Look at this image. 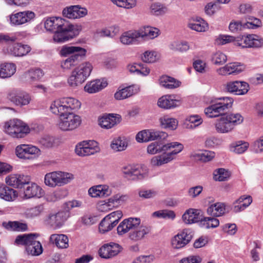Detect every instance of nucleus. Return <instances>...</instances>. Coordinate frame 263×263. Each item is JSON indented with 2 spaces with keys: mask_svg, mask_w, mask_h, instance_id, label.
<instances>
[{
  "mask_svg": "<svg viewBox=\"0 0 263 263\" xmlns=\"http://www.w3.org/2000/svg\"><path fill=\"white\" fill-rule=\"evenodd\" d=\"M81 106L80 102L72 97L63 98L53 101L50 107L51 111L60 116L58 127L63 131H71L78 128L81 123V118L72 112Z\"/></svg>",
  "mask_w": 263,
  "mask_h": 263,
  "instance_id": "nucleus-1",
  "label": "nucleus"
},
{
  "mask_svg": "<svg viewBox=\"0 0 263 263\" xmlns=\"http://www.w3.org/2000/svg\"><path fill=\"white\" fill-rule=\"evenodd\" d=\"M183 149V145L179 142H173L163 144L161 141L151 143L147 147V152L151 155L163 153L151 159V164L154 166H159L167 163L174 160L176 156Z\"/></svg>",
  "mask_w": 263,
  "mask_h": 263,
  "instance_id": "nucleus-2",
  "label": "nucleus"
},
{
  "mask_svg": "<svg viewBox=\"0 0 263 263\" xmlns=\"http://www.w3.org/2000/svg\"><path fill=\"white\" fill-rule=\"evenodd\" d=\"M149 226L141 223V219L137 217H129L124 219L117 227V233L122 235L129 232L128 238L133 242L144 239L151 232Z\"/></svg>",
  "mask_w": 263,
  "mask_h": 263,
  "instance_id": "nucleus-3",
  "label": "nucleus"
},
{
  "mask_svg": "<svg viewBox=\"0 0 263 263\" xmlns=\"http://www.w3.org/2000/svg\"><path fill=\"white\" fill-rule=\"evenodd\" d=\"M62 56L71 54L61 63V67L64 69H70L75 66L85 56L86 50L78 46L65 45L60 51Z\"/></svg>",
  "mask_w": 263,
  "mask_h": 263,
  "instance_id": "nucleus-4",
  "label": "nucleus"
},
{
  "mask_svg": "<svg viewBox=\"0 0 263 263\" xmlns=\"http://www.w3.org/2000/svg\"><path fill=\"white\" fill-rule=\"evenodd\" d=\"M92 64L89 62H83L76 67L67 80L68 85L76 88L82 84L90 76L92 70Z\"/></svg>",
  "mask_w": 263,
  "mask_h": 263,
  "instance_id": "nucleus-5",
  "label": "nucleus"
},
{
  "mask_svg": "<svg viewBox=\"0 0 263 263\" xmlns=\"http://www.w3.org/2000/svg\"><path fill=\"white\" fill-rule=\"evenodd\" d=\"M233 99L231 97H222L213 99L211 105L204 109L205 115L209 118H215L224 114L232 107Z\"/></svg>",
  "mask_w": 263,
  "mask_h": 263,
  "instance_id": "nucleus-6",
  "label": "nucleus"
},
{
  "mask_svg": "<svg viewBox=\"0 0 263 263\" xmlns=\"http://www.w3.org/2000/svg\"><path fill=\"white\" fill-rule=\"evenodd\" d=\"M30 130L26 123L17 119L8 121L4 125L5 132L13 138H23L29 133Z\"/></svg>",
  "mask_w": 263,
  "mask_h": 263,
  "instance_id": "nucleus-7",
  "label": "nucleus"
},
{
  "mask_svg": "<svg viewBox=\"0 0 263 263\" xmlns=\"http://www.w3.org/2000/svg\"><path fill=\"white\" fill-rule=\"evenodd\" d=\"M81 30V27L74 25L68 23L65 29L61 28L55 31L53 35V40L57 43H63L78 35Z\"/></svg>",
  "mask_w": 263,
  "mask_h": 263,
  "instance_id": "nucleus-8",
  "label": "nucleus"
},
{
  "mask_svg": "<svg viewBox=\"0 0 263 263\" xmlns=\"http://www.w3.org/2000/svg\"><path fill=\"white\" fill-rule=\"evenodd\" d=\"M67 211H60L56 213H50L44 220V223L47 227L54 230L61 228L69 217Z\"/></svg>",
  "mask_w": 263,
  "mask_h": 263,
  "instance_id": "nucleus-9",
  "label": "nucleus"
},
{
  "mask_svg": "<svg viewBox=\"0 0 263 263\" xmlns=\"http://www.w3.org/2000/svg\"><path fill=\"white\" fill-rule=\"evenodd\" d=\"M8 99L15 105L23 106L30 103L31 97L30 94L25 91L13 89L9 92Z\"/></svg>",
  "mask_w": 263,
  "mask_h": 263,
  "instance_id": "nucleus-10",
  "label": "nucleus"
},
{
  "mask_svg": "<svg viewBox=\"0 0 263 263\" xmlns=\"http://www.w3.org/2000/svg\"><path fill=\"white\" fill-rule=\"evenodd\" d=\"M193 232L189 229H184L179 232L172 239V246L174 249H180L186 246L192 239Z\"/></svg>",
  "mask_w": 263,
  "mask_h": 263,
  "instance_id": "nucleus-11",
  "label": "nucleus"
},
{
  "mask_svg": "<svg viewBox=\"0 0 263 263\" xmlns=\"http://www.w3.org/2000/svg\"><path fill=\"white\" fill-rule=\"evenodd\" d=\"M225 89L229 92L236 95L243 96L250 90L249 84L245 81H230L225 84Z\"/></svg>",
  "mask_w": 263,
  "mask_h": 263,
  "instance_id": "nucleus-12",
  "label": "nucleus"
},
{
  "mask_svg": "<svg viewBox=\"0 0 263 263\" xmlns=\"http://www.w3.org/2000/svg\"><path fill=\"white\" fill-rule=\"evenodd\" d=\"M40 153V150L36 146L31 145L22 144L15 148L16 156L22 159H30L36 157Z\"/></svg>",
  "mask_w": 263,
  "mask_h": 263,
  "instance_id": "nucleus-13",
  "label": "nucleus"
},
{
  "mask_svg": "<svg viewBox=\"0 0 263 263\" xmlns=\"http://www.w3.org/2000/svg\"><path fill=\"white\" fill-rule=\"evenodd\" d=\"M237 45L242 48H260L263 46V39L255 34H249L238 40Z\"/></svg>",
  "mask_w": 263,
  "mask_h": 263,
  "instance_id": "nucleus-14",
  "label": "nucleus"
},
{
  "mask_svg": "<svg viewBox=\"0 0 263 263\" xmlns=\"http://www.w3.org/2000/svg\"><path fill=\"white\" fill-rule=\"evenodd\" d=\"M122 172L126 177L132 179H142L147 176V170L139 165H127L124 167Z\"/></svg>",
  "mask_w": 263,
  "mask_h": 263,
  "instance_id": "nucleus-15",
  "label": "nucleus"
},
{
  "mask_svg": "<svg viewBox=\"0 0 263 263\" xmlns=\"http://www.w3.org/2000/svg\"><path fill=\"white\" fill-rule=\"evenodd\" d=\"M122 247L118 243L110 242L105 244L99 250L101 257L109 259L117 255L122 250Z\"/></svg>",
  "mask_w": 263,
  "mask_h": 263,
  "instance_id": "nucleus-16",
  "label": "nucleus"
},
{
  "mask_svg": "<svg viewBox=\"0 0 263 263\" xmlns=\"http://www.w3.org/2000/svg\"><path fill=\"white\" fill-rule=\"evenodd\" d=\"M35 14L32 11H25L19 12L10 15V20L12 24L19 26L29 22L34 18Z\"/></svg>",
  "mask_w": 263,
  "mask_h": 263,
  "instance_id": "nucleus-17",
  "label": "nucleus"
},
{
  "mask_svg": "<svg viewBox=\"0 0 263 263\" xmlns=\"http://www.w3.org/2000/svg\"><path fill=\"white\" fill-rule=\"evenodd\" d=\"M68 21L59 17L47 18L44 22V27L48 31L55 32L61 28L65 29Z\"/></svg>",
  "mask_w": 263,
  "mask_h": 263,
  "instance_id": "nucleus-18",
  "label": "nucleus"
},
{
  "mask_svg": "<svg viewBox=\"0 0 263 263\" xmlns=\"http://www.w3.org/2000/svg\"><path fill=\"white\" fill-rule=\"evenodd\" d=\"M245 69V67L243 65L235 62L228 63L224 66L217 69L216 71L221 76L236 75L242 72Z\"/></svg>",
  "mask_w": 263,
  "mask_h": 263,
  "instance_id": "nucleus-19",
  "label": "nucleus"
},
{
  "mask_svg": "<svg viewBox=\"0 0 263 263\" xmlns=\"http://www.w3.org/2000/svg\"><path fill=\"white\" fill-rule=\"evenodd\" d=\"M87 14L86 8L81 7L79 5L70 6L63 10V15L70 19H76L84 17Z\"/></svg>",
  "mask_w": 263,
  "mask_h": 263,
  "instance_id": "nucleus-20",
  "label": "nucleus"
},
{
  "mask_svg": "<svg viewBox=\"0 0 263 263\" xmlns=\"http://www.w3.org/2000/svg\"><path fill=\"white\" fill-rule=\"evenodd\" d=\"M5 180L9 185L22 188L31 181V178L28 175L13 174L7 177Z\"/></svg>",
  "mask_w": 263,
  "mask_h": 263,
  "instance_id": "nucleus-21",
  "label": "nucleus"
},
{
  "mask_svg": "<svg viewBox=\"0 0 263 263\" xmlns=\"http://www.w3.org/2000/svg\"><path fill=\"white\" fill-rule=\"evenodd\" d=\"M111 192V189L106 184L95 185L88 190V194L93 198L106 197L110 196Z\"/></svg>",
  "mask_w": 263,
  "mask_h": 263,
  "instance_id": "nucleus-22",
  "label": "nucleus"
},
{
  "mask_svg": "<svg viewBox=\"0 0 263 263\" xmlns=\"http://www.w3.org/2000/svg\"><path fill=\"white\" fill-rule=\"evenodd\" d=\"M157 104L160 108L171 109L180 105L181 101L173 95H164L158 99Z\"/></svg>",
  "mask_w": 263,
  "mask_h": 263,
  "instance_id": "nucleus-23",
  "label": "nucleus"
},
{
  "mask_svg": "<svg viewBox=\"0 0 263 263\" xmlns=\"http://www.w3.org/2000/svg\"><path fill=\"white\" fill-rule=\"evenodd\" d=\"M121 116L119 115L108 114L99 119V125L104 128L109 129L119 123Z\"/></svg>",
  "mask_w": 263,
  "mask_h": 263,
  "instance_id": "nucleus-24",
  "label": "nucleus"
},
{
  "mask_svg": "<svg viewBox=\"0 0 263 263\" xmlns=\"http://www.w3.org/2000/svg\"><path fill=\"white\" fill-rule=\"evenodd\" d=\"M44 75V73L40 69H32L24 72L21 79L23 82L32 84L40 80Z\"/></svg>",
  "mask_w": 263,
  "mask_h": 263,
  "instance_id": "nucleus-25",
  "label": "nucleus"
},
{
  "mask_svg": "<svg viewBox=\"0 0 263 263\" xmlns=\"http://www.w3.org/2000/svg\"><path fill=\"white\" fill-rule=\"evenodd\" d=\"M139 88L136 85H130L124 88L120 87L114 95L115 98L117 100H121L137 93Z\"/></svg>",
  "mask_w": 263,
  "mask_h": 263,
  "instance_id": "nucleus-26",
  "label": "nucleus"
},
{
  "mask_svg": "<svg viewBox=\"0 0 263 263\" xmlns=\"http://www.w3.org/2000/svg\"><path fill=\"white\" fill-rule=\"evenodd\" d=\"M27 185L24 188V197L26 198H31L36 197L40 198L43 196L44 191L36 183L29 182L26 183Z\"/></svg>",
  "mask_w": 263,
  "mask_h": 263,
  "instance_id": "nucleus-27",
  "label": "nucleus"
},
{
  "mask_svg": "<svg viewBox=\"0 0 263 263\" xmlns=\"http://www.w3.org/2000/svg\"><path fill=\"white\" fill-rule=\"evenodd\" d=\"M214 125L215 129L218 133H229L234 129L232 125L224 115L217 119Z\"/></svg>",
  "mask_w": 263,
  "mask_h": 263,
  "instance_id": "nucleus-28",
  "label": "nucleus"
},
{
  "mask_svg": "<svg viewBox=\"0 0 263 263\" xmlns=\"http://www.w3.org/2000/svg\"><path fill=\"white\" fill-rule=\"evenodd\" d=\"M107 86L106 81L97 79L88 82L84 87V90L89 93H94L100 91Z\"/></svg>",
  "mask_w": 263,
  "mask_h": 263,
  "instance_id": "nucleus-29",
  "label": "nucleus"
},
{
  "mask_svg": "<svg viewBox=\"0 0 263 263\" xmlns=\"http://www.w3.org/2000/svg\"><path fill=\"white\" fill-rule=\"evenodd\" d=\"M140 38L139 30H130L124 32L120 37L121 43L124 45L136 44Z\"/></svg>",
  "mask_w": 263,
  "mask_h": 263,
  "instance_id": "nucleus-30",
  "label": "nucleus"
},
{
  "mask_svg": "<svg viewBox=\"0 0 263 263\" xmlns=\"http://www.w3.org/2000/svg\"><path fill=\"white\" fill-rule=\"evenodd\" d=\"M200 214V211L199 210L190 209L183 214L182 219L185 223L192 224L199 221H201V218Z\"/></svg>",
  "mask_w": 263,
  "mask_h": 263,
  "instance_id": "nucleus-31",
  "label": "nucleus"
},
{
  "mask_svg": "<svg viewBox=\"0 0 263 263\" xmlns=\"http://www.w3.org/2000/svg\"><path fill=\"white\" fill-rule=\"evenodd\" d=\"M49 241L60 249H66L69 246V239L64 234H52L50 237Z\"/></svg>",
  "mask_w": 263,
  "mask_h": 263,
  "instance_id": "nucleus-32",
  "label": "nucleus"
},
{
  "mask_svg": "<svg viewBox=\"0 0 263 263\" xmlns=\"http://www.w3.org/2000/svg\"><path fill=\"white\" fill-rule=\"evenodd\" d=\"M252 202L250 196H242L234 202L233 211L235 213L243 211L249 206Z\"/></svg>",
  "mask_w": 263,
  "mask_h": 263,
  "instance_id": "nucleus-33",
  "label": "nucleus"
},
{
  "mask_svg": "<svg viewBox=\"0 0 263 263\" xmlns=\"http://www.w3.org/2000/svg\"><path fill=\"white\" fill-rule=\"evenodd\" d=\"M31 51V47L27 45L21 43L14 44L10 48V53L16 57H23Z\"/></svg>",
  "mask_w": 263,
  "mask_h": 263,
  "instance_id": "nucleus-34",
  "label": "nucleus"
},
{
  "mask_svg": "<svg viewBox=\"0 0 263 263\" xmlns=\"http://www.w3.org/2000/svg\"><path fill=\"white\" fill-rule=\"evenodd\" d=\"M206 212L209 215L219 217L225 213L226 206L223 203L217 202L210 205L208 208Z\"/></svg>",
  "mask_w": 263,
  "mask_h": 263,
  "instance_id": "nucleus-35",
  "label": "nucleus"
},
{
  "mask_svg": "<svg viewBox=\"0 0 263 263\" xmlns=\"http://www.w3.org/2000/svg\"><path fill=\"white\" fill-rule=\"evenodd\" d=\"M16 69V65L13 63H6L0 64V78H10L15 73Z\"/></svg>",
  "mask_w": 263,
  "mask_h": 263,
  "instance_id": "nucleus-36",
  "label": "nucleus"
},
{
  "mask_svg": "<svg viewBox=\"0 0 263 263\" xmlns=\"http://www.w3.org/2000/svg\"><path fill=\"white\" fill-rule=\"evenodd\" d=\"M138 30L140 37L142 39H154L160 34V30L158 28L150 26L144 27Z\"/></svg>",
  "mask_w": 263,
  "mask_h": 263,
  "instance_id": "nucleus-37",
  "label": "nucleus"
},
{
  "mask_svg": "<svg viewBox=\"0 0 263 263\" xmlns=\"http://www.w3.org/2000/svg\"><path fill=\"white\" fill-rule=\"evenodd\" d=\"M2 226L7 230L16 232H23L27 230V224L17 221L3 222Z\"/></svg>",
  "mask_w": 263,
  "mask_h": 263,
  "instance_id": "nucleus-38",
  "label": "nucleus"
},
{
  "mask_svg": "<svg viewBox=\"0 0 263 263\" xmlns=\"http://www.w3.org/2000/svg\"><path fill=\"white\" fill-rule=\"evenodd\" d=\"M38 236L37 234L32 240V242L26 247V251L28 254L33 256H38L43 252V248L41 243L35 240Z\"/></svg>",
  "mask_w": 263,
  "mask_h": 263,
  "instance_id": "nucleus-39",
  "label": "nucleus"
},
{
  "mask_svg": "<svg viewBox=\"0 0 263 263\" xmlns=\"http://www.w3.org/2000/svg\"><path fill=\"white\" fill-rule=\"evenodd\" d=\"M16 191L13 189L3 185L0 186V197L6 201H13L17 197Z\"/></svg>",
  "mask_w": 263,
  "mask_h": 263,
  "instance_id": "nucleus-40",
  "label": "nucleus"
},
{
  "mask_svg": "<svg viewBox=\"0 0 263 263\" xmlns=\"http://www.w3.org/2000/svg\"><path fill=\"white\" fill-rule=\"evenodd\" d=\"M160 125L164 128H168L171 130H175L178 126V121L168 115L163 116L159 118Z\"/></svg>",
  "mask_w": 263,
  "mask_h": 263,
  "instance_id": "nucleus-41",
  "label": "nucleus"
},
{
  "mask_svg": "<svg viewBox=\"0 0 263 263\" xmlns=\"http://www.w3.org/2000/svg\"><path fill=\"white\" fill-rule=\"evenodd\" d=\"M58 186H61L69 183L73 179L72 174L61 171L54 172Z\"/></svg>",
  "mask_w": 263,
  "mask_h": 263,
  "instance_id": "nucleus-42",
  "label": "nucleus"
},
{
  "mask_svg": "<svg viewBox=\"0 0 263 263\" xmlns=\"http://www.w3.org/2000/svg\"><path fill=\"white\" fill-rule=\"evenodd\" d=\"M159 83L161 86L167 89H174L180 86V83L174 78L163 76L159 79Z\"/></svg>",
  "mask_w": 263,
  "mask_h": 263,
  "instance_id": "nucleus-43",
  "label": "nucleus"
},
{
  "mask_svg": "<svg viewBox=\"0 0 263 263\" xmlns=\"http://www.w3.org/2000/svg\"><path fill=\"white\" fill-rule=\"evenodd\" d=\"M167 7L160 2H155L151 4L149 11L151 14L155 16L163 15L167 12Z\"/></svg>",
  "mask_w": 263,
  "mask_h": 263,
  "instance_id": "nucleus-44",
  "label": "nucleus"
},
{
  "mask_svg": "<svg viewBox=\"0 0 263 263\" xmlns=\"http://www.w3.org/2000/svg\"><path fill=\"white\" fill-rule=\"evenodd\" d=\"M203 120L198 115H192L187 117L185 120L184 124L189 129H194L202 124Z\"/></svg>",
  "mask_w": 263,
  "mask_h": 263,
  "instance_id": "nucleus-45",
  "label": "nucleus"
},
{
  "mask_svg": "<svg viewBox=\"0 0 263 263\" xmlns=\"http://www.w3.org/2000/svg\"><path fill=\"white\" fill-rule=\"evenodd\" d=\"M249 146L248 142L240 140L232 143L230 146V149L232 152L239 154L245 152Z\"/></svg>",
  "mask_w": 263,
  "mask_h": 263,
  "instance_id": "nucleus-46",
  "label": "nucleus"
},
{
  "mask_svg": "<svg viewBox=\"0 0 263 263\" xmlns=\"http://www.w3.org/2000/svg\"><path fill=\"white\" fill-rule=\"evenodd\" d=\"M188 27L197 32H205L209 28L208 24L202 19L197 20L194 22L189 23Z\"/></svg>",
  "mask_w": 263,
  "mask_h": 263,
  "instance_id": "nucleus-47",
  "label": "nucleus"
},
{
  "mask_svg": "<svg viewBox=\"0 0 263 263\" xmlns=\"http://www.w3.org/2000/svg\"><path fill=\"white\" fill-rule=\"evenodd\" d=\"M127 142L121 137L114 139L110 144L111 149L115 152H121L126 149Z\"/></svg>",
  "mask_w": 263,
  "mask_h": 263,
  "instance_id": "nucleus-48",
  "label": "nucleus"
},
{
  "mask_svg": "<svg viewBox=\"0 0 263 263\" xmlns=\"http://www.w3.org/2000/svg\"><path fill=\"white\" fill-rule=\"evenodd\" d=\"M160 57L159 53L155 50L145 51L141 56L142 60L145 63H152L156 62Z\"/></svg>",
  "mask_w": 263,
  "mask_h": 263,
  "instance_id": "nucleus-49",
  "label": "nucleus"
},
{
  "mask_svg": "<svg viewBox=\"0 0 263 263\" xmlns=\"http://www.w3.org/2000/svg\"><path fill=\"white\" fill-rule=\"evenodd\" d=\"M36 235V234H22L18 235L15 240V243L17 245H24L25 246L26 248L29 245L32 241L33 238Z\"/></svg>",
  "mask_w": 263,
  "mask_h": 263,
  "instance_id": "nucleus-50",
  "label": "nucleus"
},
{
  "mask_svg": "<svg viewBox=\"0 0 263 263\" xmlns=\"http://www.w3.org/2000/svg\"><path fill=\"white\" fill-rule=\"evenodd\" d=\"M230 175L231 174L228 170L220 168L214 171L213 178L215 181H224L228 180Z\"/></svg>",
  "mask_w": 263,
  "mask_h": 263,
  "instance_id": "nucleus-51",
  "label": "nucleus"
},
{
  "mask_svg": "<svg viewBox=\"0 0 263 263\" xmlns=\"http://www.w3.org/2000/svg\"><path fill=\"white\" fill-rule=\"evenodd\" d=\"M193 157L203 162H208L211 161L215 157V153L212 151H203L195 153Z\"/></svg>",
  "mask_w": 263,
  "mask_h": 263,
  "instance_id": "nucleus-52",
  "label": "nucleus"
},
{
  "mask_svg": "<svg viewBox=\"0 0 263 263\" xmlns=\"http://www.w3.org/2000/svg\"><path fill=\"white\" fill-rule=\"evenodd\" d=\"M152 216L154 217L159 218L174 219L176 217V214L173 211L163 210L154 212Z\"/></svg>",
  "mask_w": 263,
  "mask_h": 263,
  "instance_id": "nucleus-53",
  "label": "nucleus"
},
{
  "mask_svg": "<svg viewBox=\"0 0 263 263\" xmlns=\"http://www.w3.org/2000/svg\"><path fill=\"white\" fill-rule=\"evenodd\" d=\"M224 116L230 122L233 128L236 125L241 124L243 120V118L239 113H231Z\"/></svg>",
  "mask_w": 263,
  "mask_h": 263,
  "instance_id": "nucleus-54",
  "label": "nucleus"
},
{
  "mask_svg": "<svg viewBox=\"0 0 263 263\" xmlns=\"http://www.w3.org/2000/svg\"><path fill=\"white\" fill-rule=\"evenodd\" d=\"M44 210V205L43 204H39L34 207L28 209L25 212V214L28 218H34L40 215Z\"/></svg>",
  "mask_w": 263,
  "mask_h": 263,
  "instance_id": "nucleus-55",
  "label": "nucleus"
},
{
  "mask_svg": "<svg viewBox=\"0 0 263 263\" xmlns=\"http://www.w3.org/2000/svg\"><path fill=\"white\" fill-rule=\"evenodd\" d=\"M75 152L76 154L80 156H86L90 155H93L94 150L90 148H87L84 146L83 142L79 143L76 147Z\"/></svg>",
  "mask_w": 263,
  "mask_h": 263,
  "instance_id": "nucleus-56",
  "label": "nucleus"
},
{
  "mask_svg": "<svg viewBox=\"0 0 263 263\" xmlns=\"http://www.w3.org/2000/svg\"><path fill=\"white\" fill-rule=\"evenodd\" d=\"M168 137L167 133L155 129H148L149 141L158 139H165Z\"/></svg>",
  "mask_w": 263,
  "mask_h": 263,
  "instance_id": "nucleus-57",
  "label": "nucleus"
},
{
  "mask_svg": "<svg viewBox=\"0 0 263 263\" xmlns=\"http://www.w3.org/2000/svg\"><path fill=\"white\" fill-rule=\"evenodd\" d=\"M213 64L217 65H222L227 62V57L221 51H216L212 54L211 58Z\"/></svg>",
  "mask_w": 263,
  "mask_h": 263,
  "instance_id": "nucleus-58",
  "label": "nucleus"
},
{
  "mask_svg": "<svg viewBox=\"0 0 263 263\" xmlns=\"http://www.w3.org/2000/svg\"><path fill=\"white\" fill-rule=\"evenodd\" d=\"M111 2L118 7L126 9H131L136 5V0H110Z\"/></svg>",
  "mask_w": 263,
  "mask_h": 263,
  "instance_id": "nucleus-59",
  "label": "nucleus"
},
{
  "mask_svg": "<svg viewBox=\"0 0 263 263\" xmlns=\"http://www.w3.org/2000/svg\"><path fill=\"white\" fill-rule=\"evenodd\" d=\"M170 47L173 51L184 52L189 50V45L186 42H174Z\"/></svg>",
  "mask_w": 263,
  "mask_h": 263,
  "instance_id": "nucleus-60",
  "label": "nucleus"
},
{
  "mask_svg": "<svg viewBox=\"0 0 263 263\" xmlns=\"http://www.w3.org/2000/svg\"><path fill=\"white\" fill-rule=\"evenodd\" d=\"M115 226L112 224L108 218L104 217L101 221L99 229L101 233H105L112 229Z\"/></svg>",
  "mask_w": 263,
  "mask_h": 263,
  "instance_id": "nucleus-61",
  "label": "nucleus"
},
{
  "mask_svg": "<svg viewBox=\"0 0 263 263\" xmlns=\"http://www.w3.org/2000/svg\"><path fill=\"white\" fill-rule=\"evenodd\" d=\"M202 224L207 229L215 228L219 225V221L218 219L214 217H204L201 218Z\"/></svg>",
  "mask_w": 263,
  "mask_h": 263,
  "instance_id": "nucleus-62",
  "label": "nucleus"
},
{
  "mask_svg": "<svg viewBox=\"0 0 263 263\" xmlns=\"http://www.w3.org/2000/svg\"><path fill=\"white\" fill-rule=\"evenodd\" d=\"M245 23V22L242 21H232L229 24V29L232 32H238L245 28H247Z\"/></svg>",
  "mask_w": 263,
  "mask_h": 263,
  "instance_id": "nucleus-63",
  "label": "nucleus"
},
{
  "mask_svg": "<svg viewBox=\"0 0 263 263\" xmlns=\"http://www.w3.org/2000/svg\"><path fill=\"white\" fill-rule=\"evenodd\" d=\"M45 184L50 187H54L57 185L54 172L47 173L44 177Z\"/></svg>",
  "mask_w": 263,
  "mask_h": 263,
  "instance_id": "nucleus-64",
  "label": "nucleus"
}]
</instances>
